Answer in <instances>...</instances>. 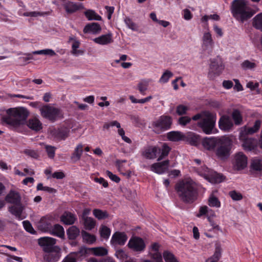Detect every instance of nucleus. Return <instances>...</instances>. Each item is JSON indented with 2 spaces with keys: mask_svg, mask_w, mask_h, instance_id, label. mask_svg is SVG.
<instances>
[{
  "mask_svg": "<svg viewBox=\"0 0 262 262\" xmlns=\"http://www.w3.org/2000/svg\"><path fill=\"white\" fill-rule=\"evenodd\" d=\"M6 113L7 116L2 117V121L15 127L24 124L29 115L28 110L24 107L10 108Z\"/></svg>",
  "mask_w": 262,
  "mask_h": 262,
  "instance_id": "nucleus-1",
  "label": "nucleus"
},
{
  "mask_svg": "<svg viewBox=\"0 0 262 262\" xmlns=\"http://www.w3.org/2000/svg\"><path fill=\"white\" fill-rule=\"evenodd\" d=\"M176 190L181 200L185 203H192L197 199L198 191L192 182L181 181L176 185Z\"/></svg>",
  "mask_w": 262,
  "mask_h": 262,
  "instance_id": "nucleus-2",
  "label": "nucleus"
},
{
  "mask_svg": "<svg viewBox=\"0 0 262 262\" xmlns=\"http://www.w3.org/2000/svg\"><path fill=\"white\" fill-rule=\"evenodd\" d=\"M232 13L233 17L241 23L251 18L255 11L248 5L245 0H234L232 4Z\"/></svg>",
  "mask_w": 262,
  "mask_h": 262,
  "instance_id": "nucleus-3",
  "label": "nucleus"
},
{
  "mask_svg": "<svg viewBox=\"0 0 262 262\" xmlns=\"http://www.w3.org/2000/svg\"><path fill=\"white\" fill-rule=\"evenodd\" d=\"M216 145V155L221 159H227L230 155L232 145L231 139L227 137L219 138Z\"/></svg>",
  "mask_w": 262,
  "mask_h": 262,
  "instance_id": "nucleus-4",
  "label": "nucleus"
},
{
  "mask_svg": "<svg viewBox=\"0 0 262 262\" xmlns=\"http://www.w3.org/2000/svg\"><path fill=\"white\" fill-rule=\"evenodd\" d=\"M205 117L198 122V126L206 134L212 133L216 121V115L210 112L205 113Z\"/></svg>",
  "mask_w": 262,
  "mask_h": 262,
  "instance_id": "nucleus-5",
  "label": "nucleus"
},
{
  "mask_svg": "<svg viewBox=\"0 0 262 262\" xmlns=\"http://www.w3.org/2000/svg\"><path fill=\"white\" fill-rule=\"evenodd\" d=\"M41 116L51 122H54L58 118L62 117L61 111L50 104L43 105L39 108Z\"/></svg>",
  "mask_w": 262,
  "mask_h": 262,
  "instance_id": "nucleus-6",
  "label": "nucleus"
},
{
  "mask_svg": "<svg viewBox=\"0 0 262 262\" xmlns=\"http://www.w3.org/2000/svg\"><path fill=\"white\" fill-rule=\"evenodd\" d=\"M172 124V119L170 116L162 115L153 122L152 125L154 128V131L157 134H160L169 129Z\"/></svg>",
  "mask_w": 262,
  "mask_h": 262,
  "instance_id": "nucleus-7",
  "label": "nucleus"
},
{
  "mask_svg": "<svg viewBox=\"0 0 262 262\" xmlns=\"http://www.w3.org/2000/svg\"><path fill=\"white\" fill-rule=\"evenodd\" d=\"M224 69V66L221 58L217 57L210 59L208 78L210 80H214L220 75Z\"/></svg>",
  "mask_w": 262,
  "mask_h": 262,
  "instance_id": "nucleus-8",
  "label": "nucleus"
},
{
  "mask_svg": "<svg viewBox=\"0 0 262 262\" xmlns=\"http://www.w3.org/2000/svg\"><path fill=\"white\" fill-rule=\"evenodd\" d=\"M37 243L38 245L42 248V251L45 252L50 251L58 246L55 245L56 239L55 238L45 236L38 239Z\"/></svg>",
  "mask_w": 262,
  "mask_h": 262,
  "instance_id": "nucleus-9",
  "label": "nucleus"
},
{
  "mask_svg": "<svg viewBox=\"0 0 262 262\" xmlns=\"http://www.w3.org/2000/svg\"><path fill=\"white\" fill-rule=\"evenodd\" d=\"M127 246L128 248L134 251L141 252L143 251L146 247L144 240L139 237H132L129 241Z\"/></svg>",
  "mask_w": 262,
  "mask_h": 262,
  "instance_id": "nucleus-10",
  "label": "nucleus"
},
{
  "mask_svg": "<svg viewBox=\"0 0 262 262\" xmlns=\"http://www.w3.org/2000/svg\"><path fill=\"white\" fill-rule=\"evenodd\" d=\"M70 130L66 127L54 128L50 130V135L56 140H65L69 136Z\"/></svg>",
  "mask_w": 262,
  "mask_h": 262,
  "instance_id": "nucleus-11",
  "label": "nucleus"
},
{
  "mask_svg": "<svg viewBox=\"0 0 262 262\" xmlns=\"http://www.w3.org/2000/svg\"><path fill=\"white\" fill-rule=\"evenodd\" d=\"M61 249L59 247L45 252L43 256V260L46 262H56L60 257Z\"/></svg>",
  "mask_w": 262,
  "mask_h": 262,
  "instance_id": "nucleus-12",
  "label": "nucleus"
},
{
  "mask_svg": "<svg viewBox=\"0 0 262 262\" xmlns=\"http://www.w3.org/2000/svg\"><path fill=\"white\" fill-rule=\"evenodd\" d=\"M161 152V148L156 146H148L142 152V156L147 159H154Z\"/></svg>",
  "mask_w": 262,
  "mask_h": 262,
  "instance_id": "nucleus-13",
  "label": "nucleus"
},
{
  "mask_svg": "<svg viewBox=\"0 0 262 262\" xmlns=\"http://www.w3.org/2000/svg\"><path fill=\"white\" fill-rule=\"evenodd\" d=\"M239 140L243 142V146L245 150L250 151L254 149L256 140L254 138H248V135L240 133Z\"/></svg>",
  "mask_w": 262,
  "mask_h": 262,
  "instance_id": "nucleus-14",
  "label": "nucleus"
},
{
  "mask_svg": "<svg viewBox=\"0 0 262 262\" xmlns=\"http://www.w3.org/2000/svg\"><path fill=\"white\" fill-rule=\"evenodd\" d=\"M234 123L227 115L222 116L219 121V126L221 130L229 132L233 127Z\"/></svg>",
  "mask_w": 262,
  "mask_h": 262,
  "instance_id": "nucleus-15",
  "label": "nucleus"
},
{
  "mask_svg": "<svg viewBox=\"0 0 262 262\" xmlns=\"http://www.w3.org/2000/svg\"><path fill=\"white\" fill-rule=\"evenodd\" d=\"M169 165V160H167L161 162L154 163L151 165L150 169L156 173L162 174L168 170Z\"/></svg>",
  "mask_w": 262,
  "mask_h": 262,
  "instance_id": "nucleus-16",
  "label": "nucleus"
},
{
  "mask_svg": "<svg viewBox=\"0 0 262 262\" xmlns=\"http://www.w3.org/2000/svg\"><path fill=\"white\" fill-rule=\"evenodd\" d=\"M127 239V236L124 232H116L113 235L111 243L113 245H124Z\"/></svg>",
  "mask_w": 262,
  "mask_h": 262,
  "instance_id": "nucleus-17",
  "label": "nucleus"
},
{
  "mask_svg": "<svg viewBox=\"0 0 262 262\" xmlns=\"http://www.w3.org/2000/svg\"><path fill=\"white\" fill-rule=\"evenodd\" d=\"M63 7L68 14H72L77 11L84 9L82 3H76L69 1L63 5Z\"/></svg>",
  "mask_w": 262,
  "mask_h": 262,
  "instance_id": "nucleus-18",
  "label": "nucleus"
},
{
  "mask_svg": "<svg viewBox=\"0 0 262 262\" xmlns=\"http://www.w3.org/2000/svg\"><path fill=\"white\" fill-rule=\"evenodd\" d=\"M52 220L46 217H42L38 224L39 230L43 232L51 231L52 229Z\"/></svg>",
  "mask_w": 262,
  "mask_h": 262,
  "instance_id": "nucleus-19",
  "label": "nucleus"
},
{
  "mask_svg": "<svg viewBox=\"0 0 262 262\" xmlns=\"http://www.w3.org/2000/svg\"><path fill=\"white\" fill-rule=\"evenodd\" d=\"M7 202L13 205L21 203V196L19 193L14 190H10L5 197Z\"/></svg>",
  "mask_w": 262,
  "mask_h": 262,
  "instance_id": "nucleus-20",
  "label": "nucleus"
},
{
  "mask_svg": "<svg viewBox=\"0 0 262 262\" xmlns=\"http://www.w3.org/2000/svg\"><path fill=\"white\" fill-rule=\"evenodd\" d=\"M235 166L238 170L243 169L247 165V158L242 152L237 153L235 157Z\"/></svg>",
  "mask_w": 262,
  "mask_h": 262,
  "instance_id": "nucleus-21",
  "label": "nucleus"
},
{
  "mask_svg": "<svg viewBox=\"0 0 262 262\" xmlns=\"http://www.w3.org/2000/svg\"><path fill=\"white\" fill-rule=\"evenodd\" d=\"M101 31L100 25L97 23H92L88 24L83 28V31L84 33H92L94 34H99Z\"/></svg>",
  "mask_w": 262,
  "mask_h": 262,
  "instance_id": "nucleus-22",
  "label": "nucleus"
},
{
  "mask_svg": "<svg viewBox=\"0 0 262 262\" xmlns=\"http://www.w3.org/2000/svg\"><path fill=\"white\" fill-rule=\"evenodd\" d=\"M219 138H205L202 141L203 146L208 150H213L216 147Z\"/></svg>",
  "mask_w": 262,
  "mask_h": 262,
  "instance_id": "nucleus-23",
  "label": "nucleus"
},
{
  "mask_svg": "<svg viewBox=\"0 0 262 262\" xmlns=\"http://www.w3.org/2000/svg\"><path fill=\"white\" fill-rule=\"evenodd\" d=\"M261 121L259 120H257L254 122V124L252 127H244V129L242 130L240 133H243L245 135H252L255 133H257L261 126Z\"/></svg>",
  "mask_w": 262,
  "mask_h": 262,
  "instance_id": "nucleus-24",
  "label": "nucleus"
},
{
  "mask_svg": "<svg viewBox=\"0 0 262 262\" xmlns=\"http://www.w3.org/2000/svg\"><path fill=\"white\" fill-rule=\"evenodd\" d=\"M60 219L61 222L66 225H72L75 223L76 217L74 214L65 211L61 216Z\"/></svg>",
  "mask_w": 262,
  "mask_h": 262,
  "instance_id": "nucleus-25",
  "label": "nucleus"
},
{
  "mask_svg": "<svg viewBox=\"0 0 262 262\" xmlns=\"http://www.w3.org/2000/svg\"><path fill=\"white\" fill-rule=\"evenodd\" d=\"M185 136L179 131H171L167 134V138L168 140L173 142L185 140Z\"/></svg>",
  "mask_w": 262,
  "mask_h": 262,
  "instance_id": "nucleus-26",
  "label": "nucleus"
},
{
  "mask_svg": "<svg viewBox=\"0 0 262 262\" xmlns=\"http://www.w3.org/2000/svg\"><path fill=\"white\" fill-rule=\"evenodd\" d=\"M94 41L99 45H107L113 41L112 39V34L108 33L107 34L102 35L98 37L95 38Z\"/></svg>",
  "mask_w": 262,
  "mask_h": 262,
  "instance_id": "nucleus-27",
  "label": "nucleus"
},
{
  "mask_svg": "<svg viewBox=\"0 0 262 262\" xmlns=\"http://www.w3.org/2000/svg\"><path fill=\"white\" fill-rule=\"evenodd\" d=\"M160 245L157 243L152 244L149 249V255L152 258L161 257V253L159 252Z\"/></svg>",
  "mask_w": 262,
  "mask_h": 262,
  "instance_id": "nucleus-28",
  "label": "nucleus"
},
{
  "mask_svg": "<svg viewBox=\"0 0 262 262\" xmlns=\"http://www.w3.org/2000/svg\"><path fill=\"white\" fill-rule=\"evenodd\" d=\"M24 210V206L21 203L13 205L9 208L11 214L17 218H20Z\"/></svg>",
  "mask_w": 262,
  "mask_h": 262,
  "instance_id": "nucleus-29",
  "label": "nucleus"
},
{
  "mask_svg": "<svg viewBox=\"0 0 262 262\" xmlns=\"http://www.w3.org/2000/svg\"><path fill=\"white\" fill-rule=\"evenodd\" d=\"M83 153V145L81 144L77 145L72 153L71 159L73 163H76L79 161Z\"/></svg>",
  "mask_w": 262,
  "mask_h": 262,
  "instance_id": "nucleus-30",
  "label": "nucleus"
},
{
  "mask_svg": "<svg viewBox=\"0 0 262 262\" xmlns=\"http://www.w3.org/2000/svg\"><path fill=\"white\" fill-rule=\"evenodd\" d=\"M67 234L69 239L75 240L80 235V230L76 226H72L67 229Z\"/></svg>",
  "mask_w": 262,
  "mask_h": 262,
  "instance_id": "nucleus-31",
  "label": "nucleus"
},
{
  "mask_svg": "<svg viewBox=\"0 0 262 262\" xmlns=\"http://www.w3.org/2000/svg\"><path fill=\"white\" fill-rule=\"evenodd\" d=\"M185 139L189 144L193 146H198L201 141L200 136L192 133H190L185 136Z\"/></svg>",
  "mask_w": 262,
  "mask_h": 262,
  "instance_id": "nucleus-32",
  "label": "nucleus"
},
{
  "mask_svg": "<svg viewBox=\"0 0 262 262\" xmlns=\"http://www.w3.org/2000/svg\"><path fill=\"white\" fill-rule=\"evenodd\" d=\"M84 15L87 19L91 20H102V17L92 9H88L84 12Z\"/></svg>",
  "mask_w": 262,
  "mask_h": 262,
  "instance_id": "nucleus-33",
  "label": "nucleus"
},
{
  "mask_svg": "<svg viewBox=\"0 0 262 262\" xmlns=\"http://www.w3.org/2000/svg\"><path fill=\"white\" fill-rule=\"evenodd\" d=\"M27 125L30 128L35 131H38L42 128L41 123L36 118L29 119Z\"/></svg>",
  "mask_w": 262,
  "mask_h": 262,
  "instance_id": "nucleus-34",
  "label": "nucleus"
},
{
  "mask_svg": "<svg viewBox=\"0 0 262 262\" xmlns=\"http://www.w3.org/2000/svg\"><path fill=\"white\" fill-rule=\"evenodd\" d=\"M231 117L235 125H240L243 124V116L239 110L237 109L233 110L231 114Z\"/></svg>",
  "mask_w": 262,
  "mask_h": 262,
  "instance_id": "nucleus-35",
  "label": "nucleus"
},
{
  "mask_svg": "<svg viewBox=\"0 0 262 262\" xmlns=\"http://www.w3.org/2000/svg\"><path fill=\"white\" fill-rule=\"evenodd\" d=\"M250 168L254 171H262V159L254 158L251 160Z\"/></svg>",
  "mask_w": 262,
  "mask_h": 262,
  "instance_id": "nucleus-36",
  "label": "nucleus"
},
{
  "mask_svg": "<svg viewBox=\"0 0 262 262\" xmlns=\"http://www.w3.org/2000/svg\"><path fill=\"white\" fill-rule=\"evenodd\" d=\"M83 225L86 230H91L96 226L95 220L91 217H86L84 219H82Z\"/></svg>",
  "mask_w": 262,
  "mask_h": 262,
  "instance_id": "nucleus-37",
  "label": "nucleus"
},
{
  "mask_svg": "<svg viewBox=\"0 0 262 262\" xmlns=\"http://www.w3.org/2000/svg\"><path fill=\"white\" fill-rule=\"evenodd\" d=\"M52 233L59 237L63 238L64 236V231L62 226L59 224H55L52 226L51 229Z\"/></svg>",
  "mask_w": 262,
  "mask_h": 262,
  "instance_id": "nucleus-38",
  "label": "nucleus"
},
{
  "mask_svg": "<svg viewBox=\"0 0 262 262\" xmlns=\"http://www.w3.org/2000/svg\"><path fill=\"white\" fill-rule=\"evenodd\" d=\"M83 240L84 242L88 244H93L96 241V236L91 234L85 231L82 230L81 232Z\"/></svg>",
  "mask_w": 262,
  "mask_h": 262,
  "instance_id": "nucleus-39",
  "label": "nucleus"
},
{
  "mask_svg": "<svg viewBox=\"0 0 262 262\" xmlns=\"http://www.w3.org/2000/svg\"><path fill=\"white\" fill-rule=\"evenodd\" d=\"M170 148L166 144L164 143L161 148V152L159 155V156L157 159L158 161H160L167 157L170 150Z\"/></svg>",
  "mask_w": 262,
  "mask_h": 262,
  "instance_id": "nucleus-40",
  "label": "nucleus"
},
{
  "mask_svg": "<svg viewBox=\"0 0 262 262\" xmlns=\"http://www.w3.org/2000/svg\"><path fill=\"white\" fill-rule=\"evenodd\" d=\"M253 26L262 32V13L256 15L253 19Z\"/></svg>",
  "mask_w": 262,
  "mask_h": 262,
  "instance_id": "nucleus-41",
  "label": "nucleus"
},
{
  "mask_svg": "<svg viewBox=\"0 0 262 262\" xmlns=\"http://www.w3.org/2000/svg\"><path fill=\"white\" fill-rule=\"evenodd\" d=\"M203 46L206 47H212L213 41L209 32L205 33L203 37Z\"/></svg>",
  "mask_w": 262,
  "mask_h": 262,
  "instance_id": "nucleus-42",
  "label": "nucleus"
},
{
  "mask_svg": "<svg viewBox=\"0 0 262 262\" xmlns=\"http://www.w3.org/2000/svg\"><path fill=\"white\" fill-rule=\"evenodd\" d=\"M93 214L98 220L106 219L108 216L106 211H104L99 209H95L93 210Z\"/></svg>",
  "mask_w": 262,
  "mask_h": 262,
  "instance_id": "nucleus-43",
  "label": "nucleus"
},
{
  "mask_svg": "<svg viewBox=\"0 0 262 262\" xmlns=\"http://www.w3.org/2000/svg\"><path fill=\"white\" fill-rule=\"evenodd\" d=\"M91 251L96 256H104L107 255V250L103 247H96L91 248Z\"/></svg>",
  "mask_w": 262,
  "mask_h": 262,
  "instance_id": "nucleus-44",
  "label": "nucleus"
},
{
  "mask_svg": "<svg viewBox=\"0 0 262 262\" xmlns=\"http://www.w3.org/2000/svg\"><path fill=\"white\" fill-rule=\"evenodd\" d=\"M241 68L244 70H252L254 69L256 67V64L253 62H251L249 60H244L241 64Z\"/></svg>",
  "mask_w": 262,
  "mask_h": 262,
  "instance_id": "nucleus-45",
  "label": "nucleus"
},
{
  "mask_svg": "<svg viewBox=\"0 0 262 262\" xmlns=\"http://www.w3.org/2000/svg\"><path fill=\"white\" fill-rule=\"evenodd\" d=\"M101 237L104 239H108L111 234V229L106 226H101L99 230Z\"/></svg>",
  "mask_w": 262,
  "mask_h": 262,
  "instance_id": "nucleus-46",
  "label": "nucleus"
},
{
  "mask_svg": "<svg viewBox=\"0 0 262 262\" xmlns=\"http://www.w3.org/2000/svg\"><path fill=\"white\" fill-rule=\"evenodd\" d=\"M208 205L212 207L219 208L221 206L219 199L213 195H210L208 199Z\"/></svg>",
  "mask_w": 262,
  "mask_h": 262,
  "instance_id": "nucleus-47",
  "label": "nucleus"
},
{
  "mask_svg": "<svg viewBox=\"0 0 262 262\" xmlns=\"http://www.w3.org/2000/svg\"><path fill=\"white\" fill-rule=\"evenodd\" d=\"M124 22L127 27L133 31H137L138 29V25L135 23L131 18L126 17L124 18Z\"/></svg>",
  "mask_w": 262,
  "mask_h": 262,
  "instance_id": "nucleus-48",
  "label": "nucleus"
},
{
  "mask_svg": "<svg viewBox=\"0 0 262 262\" xmlns=\"http://www.w3.org/2000/svg\"><path fill=\"white\" fill-rule=\"evenodd\" d=\"M163 257L165 262H178L174 255L167 251L163 252Z\"/></svg>",
  "mask_w": 262,
  "mask_h": 262,
  "instance_id": "nucleus-49",
  "label": "nucleus"
},
{
  "mask_svg": "<svg viewBox=\"0 0 262 262\" xmlns=\"http://www.w3.org/2000/svg\"><path fill=\"white\" fill-rule=\"evenodd\" d=\"M224 179V176L217 173L214 172L211 176L210 182L214 183H219L222 182Z\"/></svg>",
  "mask_w": 262,
  "mask_h": 262,
  "instance_id": "nucleus-50",
  "label": "nucleus"
},
{
  "mask_svg": "<svg viewBox=\"0 0 262 262\" xmlns=\"http://www.w3.org/2000/svg\"><path fill=\"white\" fill-rule=\"evenodd\" d=\"M80 42L77 40H74L72 46V53L75 55H78L79 54H82L83 52L80 50H78L77 49L79 47Z\"/></svg>",
  "mask_w": 262,
  "mask_h": 262,
  "instance_id": "nucleus-51",
  "label": "nucleus"
},
{
  "mask_svg": "<svg viewBox=\"0 0 262 262\" xmlns=\"http://www.w3.org/2000/svg\"><path fill=\"white\" fill-rule=\"evenodd\" d=\"M172 76L173 74L170 71L166 70L161 77L159 82L164 83H166Z\"/></svg>",
  "mask_w": 262,
  "mask_h": 262,
  "instance_id": "nucleus-52",
  "label": "nucleus"
},
{
  "mask_svg": "<svg viewBox=\"0 0 262 262\" xmlns=\"http://www.w3.org/2000/svg\"><path fill=\"white\" fill-rule=\"evenodd\" d=\"M222 255V248L220 246H216L215 248V252L212 257H210V259L218 261L220 259Z\"/></svg>",
  "mask_w": 262,
  "mask_h": 262,
  "instance_id": "nucleus-53",
  "label": "nucleus"
},
{
  "mask_svg": "<svg viewBox=\"0 0 262 262\" xmlns=\"http://www.w3.org/2000/svg\"><path fill=\"white\" fill-rule=\"evenodd\" d=\"M188 110V107L180 104L177 106L176 112L178 115L182 116L185 115Z\"/></svg>",
  "mask_w": 262,
  "mask_h": 262,
  "instance_id": "nucleus-54",
  "label": "nucleus"
},
{
  "mask_svg": "<svg viewBox=\"0 0 262 262\" xmlns=\"http://www.w3.org/2000/svg\"><path fill=\"white\" fill-rule=\"evenodd\" d=\"M45 149L48 157L51 159L54 158L55 154L56 147L51 145H46Z\"/></svg>",
  "mask_w": 262,
  "mask_h": 262,
  "instance_id": "nucleus-55",
  "label": "nucleus"
},
{
  "mask_svg": "<svg viewBox=\"0 0 262 262\" xmlns=\"http://www.w3.org/2000/svg\"><path fill=\"white\" fill-rule=\"evenodd\" d=\"M229 194L234 201H239L243 199V195L242 193L235 190L230 191Z\"/></svg>",
  "mask_w": 262,
  "mask_h": 262,
  "instance_id": "nucleus-56",
  "label": "nucleus"
},
{
  "mask_svg": "<svg viewBox=\"0 0 262 262\" xmlns=\"http://www.w3.org/2000/svg\"><path fill=\"white\" fill-rule=\"evenodd\" d=\"M23 226L25 229L31 234H35L36 231L33 229L31 224L28 221H24L23 222Z\"/></svg>",
  "mask_w": 262,
  "mask_h": 262,
  "instance_id": "nucleus-57",
  "label": "nucleus"
},
{
  "mask_svg": "<svg viewBox=\"0 0 262 262\" xmlns=\"http://www.w3.org/2000/svg\"><path fill=\"white\" fill-rule=\"evenodd\" d=\"M148 85V82L146 81L140 82L138 84V89L142 94H144L147 90Z\"/></svg>",
  "mask_w": 262,
  "mask_h": 262,
  "instance_id": "nucleus-58",
  "label": "nucleus"
},
{
  "mask_svg": "<svg viewBox=\"0 0 262 262\" xmlns=\"http://www.w3.org/2000/svg\"><path fill=\"white\" fill-rule=\"evenodd\" d=\"M33 54H44L49 55L50 56H54L56 55V53L52 49H46L34 51L33 52Z\"/></svg>",
  "mask_w": 262,
  "mask_h": 262,
  "instance_id": "nucleus-59",
  "label": "nucleus"
},
{
  "mask_svg": "<svg viewBox=\"0 0 262 262\" xmlns=\"http://www.w3.org/2000/svg\"><path fill=\"white\" fill-rule=\"evenodd\" d=\"M191 118L188 116H183L180 117L178 120V123L181 126H185L188 123H190Z\"/></svg>",
  "mask_w": 262,
  "mask_h": 262,
  "instance_id": "nucleus-60",
  "label": "nucleus"
},
{
  "mask_svg": "<svg viewBox=\"0 0 262 262\" xmlns=\"http://www.w3.org/2000/svg\"><path fill=\"white\" fill-rule=\"evenodd\" d=\"M107 176L109 178L113 181L116 183H119L120 181V179L117 175L113 174L112 172L109 170L106 171Z\"/></svg>",
  "mask_w": 262,
  "mask_h": 262,
  "instance_id": "nucleus-61",
  "label": "nucleus"
},
{
  "mask_svg": "<svg viewBox=\"0 0 262 262\" xmlns=\"http://www.w3.org/2000/svg\"><path fill=\"white\" fill-rule=\"evenodd\" d=\"M87 253V249L84 247H81L79 250L75 252H74L73 254L75 255L76 257H79L83 255H84Z\"/></svg>",
  "mask_w": 262,
  "mask_h": 262,
  "instance_id": "nucleus-62",
  "label": "nucleus"
},
{
  "mask_svg": "<svg viewBox=\"0 0 262 262\" xmlns=\"http://www.w3.org/2000/svg\"><path fill=\"white\" fill-rule=\"evenodd\" d=\"M206 112H209V111H202L200 113H198V114L195 115L194 116H193L192 118H191V120L196 121L199 119H201V120L202 119V118H203L205 117V113H206Z\"/></svg>",
  "mask_w": 262,
  "mask_h": 262,
  "instance_id": "nucleus-63",
  "label": "nucleus"
},
{
  "mask_svg": "<svg viewBox=\"0 0 262 262\" xmlns=\"http://www.w3.org/2000/svg\"><path fill=\"white\" fill-rule=\"evenodd\" d=\"M115 255L118 258L120 259H123L126 257L125 252L122 249H118L116 250Z\"/></svg>",
  "mask_w": 262,
  "mask_h": 262,
  "instance_id": "nucleus-64",
  "label": "nucleus"
}]
</instances>
